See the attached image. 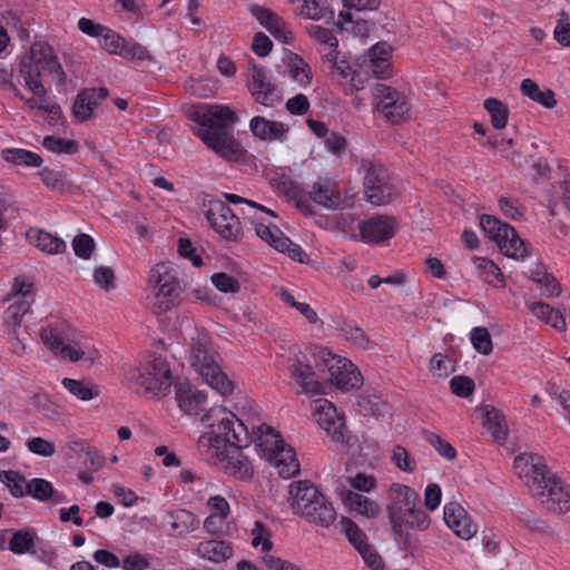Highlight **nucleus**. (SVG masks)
<instances>
[{
    "mask_svg": "<svg viewBox=\"0 0 570 570\" xmlns=\"http://www.w3.org/2000/svg\"><path fill=\"white\" fill-rule=\"evenodd\" d=\"M41 70L48 71L59 85L65 83L66 75L53 49L46 42H35L31 45L29 52L21 59L19 66L24 87L32 94V97L26 98L14 86L12 88L16 96L30 109L38 110L40 114H48L49 122L57 125L62 118V110L57 104L49 100L47 89L40 80Z\"/></svg>",
    "mask_w": 570,
    "mask_h": 570,
    "instance_id": "1",
    "label": "nucleus"
},
{
    "mask_svg": "<svg viewBox=\"0 0 570 570\" xmlns=\"http://www.w3.org/2000/svg\"><path fill=\"white\" fill-rule=\"evenodd\" d=\"M189 118L199 127L196 136L214 153L229 161L244 157V149L228 131L238 117L226 105L199 104L190 109Z\"/></svg>",
    "mask_w": 570,
    "mask_h": 570,
    "instance_id": "2",
    "label": "nucleus"
},
{
    "mask_svg": "<svg viewBox=\"0 0 570 570\" xmlns=\"http://www.w3.org/2000/svg\"><path fill=\"white\" fill-rule=\"evenodd\" d=\"M288 501L293 513L312 525L328 529L337 519L332 501L309 481L292 482Z\"/></svg>",
    "mask_w": 570,
    "mask_h": 570,
    "instance_id": "3",
    "label": "nucleus"
},
{
    "mask_svg": "<svg viewBox=\"0 0 570 570\" xmlns=\"http://www.w3.org/2000/svg\"><path fill=\"white\" fill-rule=\"evenodd\" d=\"M39 335L43 345L61 360L91 366L99 358L97 348L87 338L77 337L63 323L47 324Z\"/></svg>",
    "mask_w": 570,
    "mask_h": 570,
    "instance_id": "4",
    "label": "nucleus"
},
{
    "mask_svg": "<svg viewBox=\"0 0 570 570\" xmlns=\"http://www.w3.org/2000/svg\"><path fill=\"white\" fill-rule=\"evenodd\" d=\"M188 363L213 390L224 396L233 393L234 382L222 370L220 356L206 333L198 332L196 337H191Z\"/></svg>",
    "mask_w": 570,
    "mask_h": 570,
    "instance_id": "5",
    "label": "nucleus"
},
{
    "mask_svg": "<svg viewBox=\"0 0 570 570\" xmlns=\"http://www.w3.org/2000/svg\"><path fill=\"white\" fill-rule=\"evenodd\" d=\"M253 434L257 438V446L265 458L284 479L295 476L299 472V463L294 449L285 443L281 434L272 426L262 423L252 426Z\"/></svg>",
    "mask_w": 570,
    "mask_h": 570,
    "instance_id": "6",
    "label": "nucleus"
},
{
    "mask_svg": "<svg viewBox=\"0 0 570 570\" xmlns=\"http://www.w3.org/2000/svg\"><path fill=\"white\" fill-rule=\"evenodd\" d=\"M225 199L232 204L244 203L247 205L249 210L246 214H254L250 216L253 223L255 225V230L258 237H261L264 242L268 243L276 250L281 253L287 254L292 259L304 263L306 261V253L302 249L301 246L294 244L288 237H286L277 226L272 224H265L261 220L258 214H267L272 217H275V213L272 209L266 208L265 206L257 204L253 200H248L244 197H240L236 194H225Z\"/></svg>",
    "mask_w": 570,
    "mask_h": 570,
    "instance_id": "7",
    "label": "nucleus"
},
{
    "mask_svg": "<svg viewBox=\"0 0 570 570\" xmlns=\"http://www.w3.org/2000/svg\"><path fill=\"white\" fill-rule=\"evenodd\" d=\"M286 195L304 215H312L314 213L311 202L328 210L340 209L344 203L337 184L328 177H320L311 185L308 191L291 184L286 188Z\"/></svg>",
    "mask_w": 570,
    "mask_h": 570,
    "instance_id": "8",
    "label": "nucleus"
},
{
    "mask_svg": "<svg viewBox=\"0 0 570 570\" xmlns=\"http://www.w3.org/2000/svg\"><path fill=\"white\" fill-rule=\"evenodd\" d=\"M130 379L149 397L160 399L167 395L174 383L168 361L161 355H153L130 372Z\"/></svg>",
    "mask_w": 570,
    "mask_h": 570,
    "instance_id": "9",
    "label": "nucleus"
},
{
    "mask_svg": "<svg viewBox=\"0 0 570 570\" xmlns=\"http://www.w3.org/2000/svg\"><path fill=\"white\" fill-rule=\"evenodd\" d=\"M148 285L155 293L154 307L166 313L180 303L179 281L175 269L167 263L154 265L148 274Z\"/></svg>",
    "mask_w": 570,
    "mask_h": 570,
    "instance_id": "10",
    "label": "nucleus"
},
{
    "mask_svg": "<svg viewBox=\"0 0 570 570\" xmlns=\"http://www.w3.org/2000/svg\"><path fill=\"white\" fill-rule=\"evenodd\" d=\"M358 171L363 174L365 199L374 206L390 203L396 195L386 169L376 161L363 159Z\"/></svg>",
    "mask_w": 570,
    "mask_h": 570,
    "instance_id": "11",
    "label": "nucleus"
},
{
    "mask_svg": "<svg viewBox=\"0 0 570 570\" xmlns=\"http://www.w3.org/2000/svg\"><path fill=\"white\" fill-rule=\"evenodd\" d=\"M480 226L484 234L497 243L501 253L514 259H524L528 256L525 243L519 237L513 227L497 217L483 215Z\"/></svg>",
    "mask_w": 570,
    "mask_h": 570,
    "instance_id": "12",
    "label": "nucleus"
},
{
    "mask_svg": "<svg viewBox=\"0 0 570 570\" xmlns=\"http://www.w3.org/2000/svg\"><path fill=\"white\" fill-rule=\"evenodd\" d=\"M318 360L327 368L331 383L342 391L357 390L363 384V376L357 367L346 357L335 355L326 348L318 352Z\"/></svg>",
    "mask_w": 570,
    "mask_h": 570,
    "instance_id": "13",
    "label": "nucleus"
},
{
    "mask_svg": "<svg viewBox=\"0 0 570 570\" xmlns=\"http://www.w3.org/2000/svg\"><path fill=\"white\" fill-rule=\"evenodd\" d=\"M203 422L210 432L228 438L238 446H246L249 440L248 426L225 407H214L204 415Z\"/></svg>",
    "mask_w": 570,
    "mask_h": 570,
    "instance_id": "14",
    "label": "nucleus"
},
{
    "mask_svg": "<svg viewBox=\"0 0 570 570\" xmlns=\"http://www.w3.org/2000/svg\"><path fill=\"white\" fill-rule=\"evenodd\" d=\"M531 493L552 513L563 514L570 510V485L554 474L543 485L533 483Z\"/></svg>",
    "mask_w": 570,
    "mask_h": 570,
    "instance_id": "15",
    "label": "nucleus"
},
{
    "mask_svg": "<svg viewBox=\"0 0 570 570\" xmlns=\"http://www.w3.org/2000/svg\"><path fill=\"white\" fill-rule=\"evenodd\" d=\"M206 217L210 226L225 239L237 242L242 238V224L225 203L220 200L209 202Z\"/></svg>",
    "mask_w": 570,
    "mask_h": 570,
    "instance_id": "16",
    "label": "nucleus"
},
{
    "mask_svg": "<svg viewBox=\"0 0 570 570\" xmlns=\"http://www.w3.org/2000/svg\"><path fill=\"white\" fill-rule=\"evenodd\" d=\"M312 415L322 430L335 442H344L346 428L336 407L328 400L316 399L311 402Z\"/></svg>",
    "mask_w": 570,
    "mask_h": 570,
    "instance_id": "17",
    "label": "nucleus"
},
{
    "mask_svg": "<svg viewBox=\"0 0 570 570\" xmlns=\"http://www.w3.org/2000/svg\"><path fill=\"white\" fill-rule=\"evenodd\" d=\"M373 97L377 110L391 122H399L409 114L407 102L396 90L383 83L374 86Z\"/></svg>",
    "mask_w": 570,
    "mask_h": 570,
    "instance_id": "18",
    "label": "nucleus"
},
{
    "mask_svg": "<svg viewBox=\"0 0 570 570\" xmlns=\"http://www.w3.org/2000/svg\"><path fill=\"white\" fill-rule=\"evenodd\" d=\"M513 470L531 491V485H543L553 474L547 468L542 456L533 453H521L514 459Z\"/></svg>",
    "mask_w": 570,
    "mask_h": 570,
    "instance_id": "19",
    "label": "nucleus"
},
{
    "mask_svg": "<svg viewBox=\"0 0 570 570\" xmlns=\"http://www.w3.org/2000/svg\"><path fill=\"white\" fill-rule=\"evenodd\" d=\"M399 228L395 217L377 215L360 223L361 239L368 245H379L391 239Z\"/></svg>",
    "mask_w": 570,
    "mask_h": 570,
    "instance_id": "20",
    "label": "nucleus"
},
{
    "mask_svg": "<svg viewBox=\"0 0 570 570\" xmlns=\"http://www.w3.org/2000/svg\"><path fill=\"white\" fill-rule=\"evenodd\" d=\"M247 88L254 100L265 107H273L279 101L275 85L262 66L253 65L249 68Z\"/></svg>",
    "mask_w": 570,
    "mask_h": 570,
    "instance_id": "21",
    "label": "nucleus"
},
{
    "mask_svg": "<svg viewBox=\"0 0 570 570\" xmlns=\"http://www.w3.org/2000/svg\"><path fill=\"white\" fill-rule=\"evenodd\" d=\"M392 530L400 537L409 535L411 531H425L429 529L431 518L422 508L421 501L411 505L409 509L403 510L389 519Z\"/></svg>",
    "mask_w": 570,
    "mask_h": 570,
    "instance_id": "22",
    "label": "nucleus"
},
{
    "mask_svg": "<svg viewBox=\"0 0 570 570\" xmlns=\"http://www.w3.org/2000/svg\"><path fill=\"white\" fill-rule=\"evenodd\" d=\"M443 518L446 525L463 540H470L478 531L476 524L459 502H448L443 508Z\"/></svg>",
    "mask_w": 570,
    "mask_h": 570,
    "instance_id": "23",
    "label": "nucleus"
},
{
    "mask_svg": "<svg viewBox=\"0 0 570 570\" xmlns=\"http://www.w3.org/2000/svg\"><path fill=\"white\" fill-rule=\"evenodd\" d=\"M199 449L205 453L207 460L219 468L232 454V449L239 448L230 439L208 431L198 440Z\"/></svg>",
    "mask_w": 570,
    "mask_h": 570,
    "instance_id": "24",
    "label": "nucleus"
},
{
    "mask_svg": "<svg viewBox=\"0 0 570 570\" xmlns=\"http://www.w3.org/2000/svg\"><path fill=\"white\" fill-rule=\"evenodd\" d=\"M419 501H421V497L413 488L400 482H392L387 489V518L400 514Z\"/></svg>",
    "mask_w": 570,
    "mask_h": 570,
    "instance_id": "25",
    "label": "nucleus"
},
{
    "mask_svg": "<svg viewBox=\"0 0 570 570\" xmlns=\"http://www.w3.org/2000/svg\"><path fill=\"white\" fill-rule=\"evenodd\" d=\"M249 11L275 39L283 43H291L293 41V33L287 24L269 9L252 4L249 6Z\"/></svg>",
    "mask_w": 570,
    "mask_h": 570,
    "instance_id": "26",
    "label": "nucleus"
},
{
    "mask_svg": "<svg viewBox=\"0 0 570 570\" xmlns=\"http://www.w3.org/2000/svg\"><path fill=\"white\" fill-rule=\"evenodd\" d=\"M289 373L295 382L302 387V391L307 394H321L323 391L322 384L316 380L315 373L307 364L305 356L299 353L295 354L288 365Z\"/></svg>",
    "mask_w": 570,
    "mask_h": 570,
    "instance_id": "27",
    "label": "nucleus"
},
{
    "mask_svg": "<svg viewBox=\"0 0 570 570\" xmlns=\"http://www.w3.org/2000/svg\"><path fill=\"white\" fill-rule=\"evenodd\" d=\"M392 48L386 42L372 46L364 56L363 66L366 72L375 77H389L391 75Z\"/></svg>",
    "mask_w": 570,
    "mask_h": 570,
    "instance_id": "28",
    "label": "nucleus"
},
{
    "mask_svg": "<svg viewBox=\"0 0 570 570\" xmlns=\"http://www.w3.org/2000/svg\"><path fill=\"white\" fill-rule=\"evenodd\" d=\"M341 500L350 512L367 519H375L382 513L381 504L375 499L353 490L342 491Z\"/></svg>",
    "mask_w": 570,
    "mask_h": 570,
    "instance_id": "29",
    "label": "nucleus"
},
{
    "mask_svg": "<svg viewBox=\"0 0 570 570\" xmlns=\"http://www.w3.org/2000/svg\"><path fill=\"white\" fill-rule=\"evenodd\" d=\"M28 240L31 245L48 255H58L67 249L66 242L43 229L31 228L27 233Z\"/></svg>",
    "mask_w": 570,
    "mask_h": 570,
    "instance_id": "30",
    "label": "nucleus"
},
{
    "mask_svg": "<svg viewBox=\"0 0 570 570\" xmlns=\"http://www.w3.org/2000/svg\"><path fill=\"white\" fill-rule=\"evenodd\" d=\"M249 129L255 137L271 141L282 140L288 131V128L283 122L267 120L261 116L252 118Z\"/></svg>",
    "mask_w": 570,
    "mask_h": 570,
    "instance_id": "31",
    "label": "nucleus"
},
{
    "mask_svg": "<svg viewBox=\"0 0 570 570\" xmlns=\"http://www.w3.org/2000/svg\"><path fill=\"white\" fill-rule=\"evenodd\" d=\"M530 279L537 284L541 294L546 297H557L561 293V285L557 278L548 273L542 263H535L529 269Z\"/></svg>",
    "mask_w": 570,
    "mask_h": 570,
    "instance_id": "32",
    "label": "nucleus"
},
{
    "mask_svg": "<svg viewBox=\"0 0 570 570\" xmlns=\"http://www.w3.org/2000/svg\"><path fill=\"white\" fill-rule=\"evenodd\" d=\"M176 401L184 413L197 415L207 402V394L190 386L179 387L176 392Z\"/></svg>",
    "mask_w": 570,
    "mask_h": 570,
    "instance_id": "33",
    "label": "nucleus"
},
{
    "mask_svg": "<svg viewBox=\"0 0 570 570\" xmlns=\"http://www.w3.org/2000/svg\"><path fill=\"white\" fill-rule=\"evenodd\" d=\"M232 454L218 469L239 480H250L254 475V470L249 460L243 454L240 448L232 449Z\"/></svg>",
    "mask_w": 570,
    "mask_h": 570,
    "instance_id": "34",
    "label": "nucleus"
},
{
    "mask_svg": "<svg viewBox=\"0 0 570 570\" xmlns=\"http://www.w3.org/2000/svg\"><path fill=\"white\" fill-rule=\"evenodd\" d=\"M285 63L288 77L299 87H307L312 83V69L301 56L289 51L286 53Z\"/></svg>",
    "mask_w": 570,
    "mask_h": 570,
    "instance_id": "35",
    "label": "nucleus"
},
{
    "mask_svg": "<svg viewBox=\"0 0 570 570\" xmlns=\"http://www.w3.org/2000/svg\"><path fill=\"white\" fill-rule=\"evenodd\" d=\"M195 553L203 559L219 563L233 556V548L225 541L207 540L197 544Z\"/></svg>",
    "mask_w": 570,
    "mask_h": 570,
    "instance_id": "36",
    "label": "nucleus"
},
{
    "mask_svg": "<svg viewBox=\"0 0 570 570\" xmlns=\"http://www.w3.org/2000/svg\"><path fill=\"white\" fill-rule=\"evenodd\" d=\"M472 265L478 277L494 287H504V275L493 261L487 257L473 256Z\"/></svg>",
    "mask_w": 570,
    "mask_h": 570,
    "instance_id": "37",
    "label": "nucleus"
},
{
    "mask_svg": "<svg viewBox=\"0 0 570 570\" xmlns=\"http://www.w3.org/2000/svg\"><path fill=\"white\" fill-rule=\"evenodd\" d=\"M483 426L498 442H504L508 438V425L503 414L493 406L485 405L482 409Z\"/></svg>",
    "mask_w": 570,
    "mask_h": 570,
    "instance_id": "38",
    "label": "nucleus"
},
{
    "mask_svg": "<svg viewBox=\"0 0 570 570\" xmlns=\"http://www.w3.org/2000/svg\"><path fill=\"white\" fill-rule=\"evenodd\" d=\"M528 306L531 314L539 318L540 321L552 326L554 330L559 332L566 331L567 323L559 309L553 308L549 304L543 302H533L530 303Z\"/></svg>",
    "mask_w": 570,
    "mask_h": 570,
    "instance_id": "39",
    "label": "nucleus"
},
{
    "mask_svg": "<svg viewBox=\"0 0 570 570\" xmlns=\"http://www.w3.org/2000/svg\"><path fill=\"white\" fill-rule=\"evenodd\" d=\"M27 492L38 501H47L53 499V503L58 504L66 501L63 494L56 492L52 484L45 479H32L26 484Z\"/></svg>",
    "mask_w": 570,
    "mask_h": 570,
    "instance_id": "40",
    "label": "nucleus"
},
{
    "mask_svg": "<svg viewBox=\"0 0 570 570\" xmlns=\"http://www.w3.org/2000/svg\"><path fill=\"white\" fill-rule=\"evenodd\" d=\"M1 157L14 166L40 167L43 161L40 155L22 148L2 149Z\"/></svg>",
    "mask_w": 570,
    "mask_h": 570,
    "instance_id": "41",
    "label": "nucleus"
},
{
    "mask_svg": "<svg viewBox=\"0 0 570 570\" xmlns=\"http://www.w3.org/2000/svg\"><path fill=\"white\" fill-rule=\"evenodd\" d=\"M521 91L529 99L551 109L557 105L554 92L549 88H540L533 80L524 79L521 82Z\"/></svg>",
    "mask_w": 570,
    "mask_h": 570,
    "instance_id": "42",
    "label": "nucleus"
},
{
    "mask_svg": "<svg viewBox=\"0 0 570 570\" xmlns=\"http://www.w3.org/2000/svg\"><path fill=\"white\" fill-rule=\"evenodd\" d=\"M30 309V302L28 299H17L12 303L3 314V324L9 335H16L17 330L21 325L24 314Z\"/></svg>",
    "mask_w": 570,
    "mask_h": 570,
    "instance_id": "43",
    "label": "nucleus"
},
{
    "mask_svg": "<svg viewBox=\"0 0 570 570\" xmlns=\"http://www.w3.org/2000/svg\"><path fill=\"white\" fill-rule=\"evenodd\" d=\"M97 107L94 91H80L72 106V116L79 122L88 121Z\"/></svg>",
    "mask_w": 570,
    "mask_h": 570,
    "instance_id": "44",
    "label": "nucleus"
},
{
    "mask_svg": "<svg viewBox=\"0 0 570 570\" xmlns=\"http://www.w3.org/2000/svg\"><path fill=\"white\" fill-rule=\"evenodd\" d=\"M61 384L70 394L81 401H90L100 394L98 386L89 381L65 377Z\"/></svg>",
    "mask_w": 570,
    "mask_h": 570,
    "instance_id": "45",
    "label": "nucleus"
},
{
    "mask_svg": "<svg viewBox=\"0 0 570 570\" xmlns=\"http://www.w3.org/2000/svg\"><path fill=\"white\" fill-rule=\"evenodd\" d=\"M294 11L312 20H320L326 14L325 0H291Z\"/></svg>",
    "mask_w": 570,
    "mask_h": 570,
    "instance_id": "46",
    "label": "nucleus"
},
{
    "mask_svg": "<svg viewBox=\"0 0 570 570\" xmlns=\"http://www.w3.org/2000/svg\"><path fill=\"white\" fill-rule=\"evenodd\" d=\"M341 530L356 551L370 544L365 532L351 519L343 517L340 520Z\"/></svg>",
    "mask_w": 570,
    "mask_h": 570,
    "instance_id": "47",
    "label": "nucleus"
},
{
    "mask_svg": "<svg viewBox=\"0 0 570 570\" xmlns=\"http://www.w3.org/2000/svg\"><path fill=\"white\" fill-rule=\"evenodd\" d=\"M341 331L345 340L348 341L352 345L362 350L373 348L374 343L371 341L367 334L354 323L345 321L341 327Z\"/></svg>",
    "mask_w": 570,
    "mask_h": 570,
    "instance_id": "48",
    "label": "nucleus"
},
{
    "mask_svg": "<svg viewBox=\"0 0 570 570\" xmlns=\"http://www.w3.org/2000/svg\"><path fill=\"white\" fill-rule=\"evenodd\" d=\"M42 146L55 154L73 155L79 150V145L76 140L63 139L57 136H46L42 140Z\"/></svg>",
    "mask_w": 570,
    "mask_h": 570,
    "instance_id": "49",
    "label": "nucleus"
},
{
    "mask_svg": "<svg viewBox=\"0 0 570 570\" xmlns=\"http://www.w3.org/2000/svg\"><path fill=\"white\" fill-rule=\"evenodd\" d=\"M391 461L404 473H413L416 468V461L410 452L402 445H394L391 452Z\"/></svg>",
    "mask_w": 570,
    "mask_h": 570,
    "instance_id": "50",
    "label": "nucleus"
},
{
    "mask_svg": "<svg viewBox=\"0 0 570 570\" xmlns=\"http://www.w3.org/2000/svg\"><path fill=\"white\" fill-rule=\"evenodd\" d=\"M35 538L33 531H17L9 541V549L16 554L28 553L35 546Z\"/></svg>",
    "mask_w": 570,
    "mask_h": 570,
    "instance_id": "51",
    "label": "nucleus"
},
{
    "mask_svg": "<svg viewBox=\"0 0 570 570\" xmlns=\"http://www.w3.org/2000/svg\"><path fill=\"white\" fill-rule=\"evenodd\" d=\"M0 482L8 488L14 498H21L27 492L24 478L16 471H0Z\"/></svg>",
    "mask_w": 570,
    "mask_h": 570,
    "instance_id": "52",
    "label": "nucleus"
},
{
    "mask_svg": "<svg viewBox=\"0 0 570 570\" xmlns=\"http://www.w3.org/2000/svg\"><path fill=\"white\" fill-rule=\"evenodd\" d=\"M484 108L490 114L491 122L494 128L502 129L505 127L508 121V109L501 101L494 98H489L484 101Z\"/></svg>",
    "mask_w": 570,
    "mask_h": 570,
    "instance_id": "53",
    "label": "nucleus"
},
{
    "mask_svg": "<svg viewBox=\"0 0 570 570\" xmlns=\"http://www.w3.org/2000/svg\"><path fill=\"white\" fill-rule=\"evenodd\" d=\"M351 490L358 493H371L377 488V478L373 474L365 472H357L354 475L347 478Z\"/></svg>",
    "mask_w": 570,
    "mask_h": 570,
    "instance_id": "54",
    "label": "nucleus"
},
{
    "mask_svg": "<svg viewBox=\"0 0 570 570\" xmlns=\"http://www.w3.org/2000/svg\"><path fill=\"white\" fill-rule=\"evenodd\" d=\"M429 370L433 376L445 379L454 372V365L450 357L436 353L430 360Z\"/></svg>",
    "mask_w": 570,
    "mask_h": 570,
    "instance_id": "55",
    "label": "nucleus"
},
{
    "mask_svg": "<svg viewBox=\"0 0 570 570\" xmlns=\"http://www.w3.org/2000/svg\"><path fill=\"white\" fill-rule=\"evenodd\" d=\"M423 438L444 459H446V460L455 459V456H456L455 449L446 440L442 439L439 434H435L431 431H423Z\"/></svg>",
    "mask_w": 570,
    "mask_h": 570,
    "instance_id": "56",
    "label": "nucleus"
},
{
    "mask_svg": "<svg viewBox=\"0 0 570 570\" xmlns=\"http://www.w3.org/2000/svg\"><path fill=\"white\" fill-rule=\"evenodd\" d=\"M498 204L500 210L507 218L521 220L525 216V207L515 198L501 196Z\"/></svg>",
    "mask_w": 570,
    "mask_h": 570,
    "instance_id": "57",
    "label": "nucleus"
},
{
    "mask_svg": "<svg viewBox=\"0 0 570 570\" xmlns=\"http://www.w3.org/2000/svg\"><path fill=\"white\" fill-rule=\"evenodd\" d=\"M210 279L213 285L222 293L236 294L240 291L239 281L227 273H214Z\"/></svg>",
    "mask_w": 570,
    "mask_h": 570,
    "instance_id": "58",
    "label": "nucleus"
},
{
    "mask_svg": "<svg viewBox=\"0 0 570 570\" xmlns=\"http://www.w3.org/2000/svg\"><path fill=\"white\" fill-rule=\"evenodd\" d=\"M98 41L108 53L120 56L126 39L107 28Z\"/></svg>",
    "mask_w": 570,
    "mask_h": 570,
    "instance_id": "59",
    "label": "nucleus"
},
{
    "mask_svg": "<svg viewBox=\"0 0 570 570\" xmlns=\"http://www.w3.org/2000/svg\"><path fill=\"white\" fill-rule=\"evenodd\" d=\"M471 343L475 351L489 355L493 350L492 340L485 327H474L471 332Z\"/></svg>",
    "mask_w": 570,
    "mask_h": 570,
    "instance_id": "60",
    "label": "nucleus"
},
{
    "mask_svg": "<svg viewBox=\"0 0 570 570\" xmlns=\"http://www.w3.org/2000/svg\"><path fill=\"white\" fill-rule=\"evenodd\" d=\"M308 36L321 45L327 46L330 49L337 48L338 41L333 32L318 24H309L306 27Z\"/></svg>",
    "mask_w": 570,
    "mask_h": 570,
    "instance_id": "61",
    "label": "nucleus"
},
{
    "mask_svg": "<svg viewBox=\"0 0 570 570\" xmlns=\"http://www.w3.org/2000/svg\"><path fill=\"white\" fill-rule=\"evenodd\" d=\"M250 535H252V546L254 548L262 546L263 553L269 552V550L272 548L271 534H269V531L266 529V527L262 522L256 521L254 523V527L250 531Z\"/></svg>",
    "mask_w": 570,
    "mask_h": 570,
    "instance_id": "62",
    "label": "nucleus"
},
{
    "mask_svg": "<svg viewBox=\"0 0 570 570\" xmlns=\"http://www.w3.org/2000/svg\"><path fill=\"white\" fill-rule=\"evenodd\" d=\"M120 564L124 570H147L150 566V558L148 554L131 552L122 558Z\"/></svg>",
    "mask_w": 570,
    "mask_h": 570,
    "instance_id": "63",
    "label": "nucleus"
},
{
    "mask_svg": "<svg viewBox=\"0 0 570 570\" xmlns=\"http://www.w3.org/2000/svg\"><path fill=\"white\" fill-rule=\"evenodd\" d=\"M554 38L560 45L566 47L570 46V17L564 12L559 14L554 28Z\"/></svg>",
    "mask_w": 570,
    "mask_h": 570,
    "instance_id": "64",
    "label": "nucleus"
}]
</instances>
